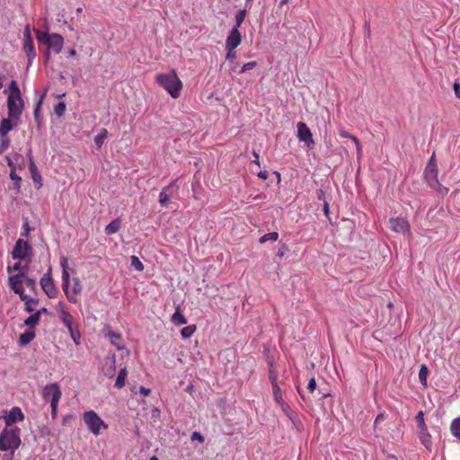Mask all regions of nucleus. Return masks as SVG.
Listing matches in <instances>:
<instances>
[{"mask_svg":"<svg viewBox=\"0 0 460 460\" xmlns=\"http://www.w3.org/2000/svg\"><path fill=\"white\" fill-rule=\"evenodd\" d=\"M58 403H51L50 404V408H51V417L52 419H56L57 418V415H58Z\"/></svg>","mask_w":460,"mask_h":460,"instance_id":"nucleus-52","label":"nucleus"},{"mask_svg":"<svg viewBox=\"0 0 460 460\" xmlns=\"http://www.w3.org/2000/svg\"><path fill=\"white\" fill-rule=\"evenodd\" d=\"M26 279V270L20 271L15 275L9 276L8 282L10 288L17 295H19L22 301L25 303V311L32 313L33 309L30 307V303L38 304L39 300L31 298L24 293L22 284Z\"/></svg>","mask_w":460,"mask_h":460,"instance_id":"nucleus-3","label":"nucleus"},{"mask_svg":"<svg viewBox=\"0 0 460 460\" xmlns=\"http://www.w3.org/2000/svg\"><path fill=\"white\" fill-rule=\"evenodd\" d=\"M35 338V332L32 330H27L22 333L19 337V344L21 346H26Z\"/></svg>","mask_w":460,"mask_h":460,"instance_id":"nucleus-22","label":"nucleus"},{"mask_svg":"<svg viewBox=\"0 0 460 460\" xmlns=\"http://www.w3.org/2000/svg\"><path fill=\"white\" fill-rule=\"evenodd\" d=\"M21 429L18 427L4 428L0 433V450L11 451L8 459H12L15 450L20 447Z\"/></svg>","mask_w":460,"mask_h":460,"instance_id":"nucleus-2","label":"nucleus"},{"mask_svg":"<svg viewBox=\"0 0 460 460\" xmlns=\"http://www.w3.org/2000/svg\"><path fill=\"white\" fill-rule=\"evenodd\" d=\"M41 395L44 400L50 401V404L53 402L58 403L62 392L58 383H51L43 387Z\"/></svg>","mask_w":460,"mask_h":460,"instance_id":"nucleus-8","label":"nucleus"},{"mask_svg":"<svg viewBox=\"0 0 460 460\" xmlns=\"http://www.w3.org/2000/svg\"><path fill=\"white\" fill-rule=\"evenodd\" d=\"M156 82L162 86L172 98H178L182 89V83L178 77L175 70L168 73L159 74L156 76Z\"/></svg>","mask_w":460,"mask_h":460,"instance_id":"nucleus-4","label":"nucleus"},{"mask_svg":"<svg viewBox=\"0 0 460 460\" xmlns=\"http://www.w3.org/2000/svg\"><path fill=\"white\" fill-rule=\"evenodd\" d=\"M453 86L456 96L460 99V84L456 82Z\"/></svg>","mask_w":460,"mask_h":460,"instance_id":"nucleus-55","label":"nucleus"},{"mask_svg":"<svg viewBox=\"0 0 460 460\" xmlns=\"http://www.w3.org/2000/svg\"><path fill=\"white\" fill-rule=\"evenodd\" d=\"M272 388H273V396H274V399L277 402V403L279 404L284 411L286 410V408H289L288 405L285 402V401L282 398L281 390H280L279 386L275 385V387H272Z\"/></svg>","mask_w":460,"mask_h":460,"instance_id":"nucleus-24","label":"nucleus"},{"mask_svg":"<svg viewBox=\"0 0 460 460\" xmlns=\"http://www.w3.org/2000/svg\"><path fill=\"white\" fill-rule=\"evenodd\" d=\"M29 40H33V39L31 33V27L29 24H26L23 30V41Z\"/></svg>","mask_w":460,"mask_h":460,"instance_id":"nucleus-46","label":"nucleus"},{"mask_svg":"<svg viewBox=\"0 0 460 460\" xmlns=\"http://www.w3.org/2000/svg\"><path fill=\"white\" fill-rule=\"evenodd\" d=\"M60 267L62 269V289L70 303L75 304L77 302L76 297L71 295L69 291L70 286V275L68 272V259L66 257H62L60 259Z\"/></svg>","mask_w":460,"mask_h":460,"instance_id":"nucleus-7","label":"nucleus"},{"mask_svg":"<svg viewBox=\"0 0 460 460\" xmlns=\"http://www.w3.org/2000/svg\"><path fill=\"white\" fill-rule=\"evenodd\" d=\"M323 211H324V214L326 216H328V214H329V204H328L327 201H324Z\"/></svg>","mask_w":460,"mask_h":460,"instance_id":"nucleus-59","label":"nucleus"},{"mask_svg":"<svg viewBox=\"0 0 460 460\" xmlns=\"http://www.w3.org/2000/svg\"><path fill=\"white\" fill-rule=\"evenodd\" d=\"M51 52L53 51L46 47V50L44 51V57L46 58V61L49 60Z\"/></svg>","mask_w":460,"mask_h":460,"instance_id":"nucleus-57","label":"nucleus"},{"mask_svg":"<svg viewBox=\"0 0 460 460\" xmlns=\"http://www.w3.org/2000/svg\"><path fill=\"white\" fill-rule=\"evenodd\" d=\"M36 313H39V317L40 318V315L42 314H47L48 313V309L46 307H42L40 310H38Z\"/></svg>","mask_w":460,"mask_h":460,"instance_id":"nucleus-60","label":"nucleus"},{"mask_svg":"<svg viewBox=\"0 0 460 460\" xmlns=\"http://www.w3.org/2000/svg\"><path fill=\"white\" fill-rule=\"evenodd\" d=\"M120 229V220L119 218L112 220L108 226L105 227L106 234H116Z\"/></svg>","mask_w":460,"mask_h":460,"instance_id":"nucleus-27","label":"nucleus"},{"mask_svg":"<svg viewBox=\"0 0 460 460\" xmlns=\"http://www.w3.org/2000/svg\"><path fill=\"white\" fill-rule=\"evenodd\" d=\"M73 281H74V286H73L72 292H70V293H71V295H73L75 297L76 295H78L82 292L83 287H82L81 281L78 278H74Z\"/></svg>","mask_w":460,"mask_h":460,"instance_id":"nucleus-38","label":"nucleus"},{"mask_svg":"<svg viewBox=\"0 0 460 460\" xmlns=\"http://www.w3.org/2000/svg\"><path fill=\"white\" fill-rule=\"evenodd\" d=\"M108 136V130L102 128L94 137V143L98 148H101L104 143L105 138Z\"/></svg>","mask_w":460,"mask_h":460,"instance_id":"nucleus-29","label":"nucleus"},{"mask_svg":"<svg viewBox=\"0 0 460 460\" xmlns=\"http://www.w3.org/2000/svg\"><path fill=\"white\" fill-rule=\"evenodd\" d=\"M68 332H69L70 337L72 338L74 342L76 345H79L80 339H81V334H80L79 331L77 329H75L74 326L72 329H69Z\"/></svg>","mask_w":460,"mask_h":460,"instance_id":"nucleus-42","label":"nucleus"},{"mask_svg":"<svg viewBox=\"0 0 460 460\" xmlns=\"http://www.w3.org/2000/svg\"><path fill=\"white\" fill-rule=\"evenodd\" d=\"M7 272L10 274L12 271H18V273L20 271H22L24 270H26V271L28 270V266H22L21 262H16L13 264V266H8L7 267Z\"/></svg>","mask_w":460,"mask_h":460,"instance_id":"nucleus-43","label":"nucleus"},{"mask_svg":"<svg viewBox=\"0 0 460 460\" xmlns=\"http://www.w3.org/2000/svg\"><path fill=\"white\" fill-rule=\"evenodd\" d=\"M297 137L300 142H304L309 149H313L315 143L310 128L304 122L297 123Z\"/></svg>","mask_w":460,"mask_h":460,"instance_id":"nucleus-11","label":"nucleus"},{"mask_svg":"<svg viewBox=\"0 0 460 460\" xmlns=\"http://www.w3.org/2000/svg\"><path fill=\"white\" fill-rule=\"evenodd\" d=\"M258 177L266 180L268 178V172L266 171H261L258 173Z\"/></svg>","mask_w":460,"mask_h":460,"instance_id":"nucleus-58","label":"nucleus"},{"mask_svg":"<svg viewBox=\"0 0 460 460\" xmlns=\"http://www.w3.org/2000/svg\"><path fill=\"white\" fill-rule=\"evenodd\" d=\"M106 337L110 340L111 343L114 345L119 350L124 348L123 345L119 342L121 340V334L119 332L109 330L106 334Z\"/></svg>","mask_w":460,"mask_h":460,"instance_id":"nucleus-19","label":"nucleus"},{"mask_svg":"<svg viewBox=\"0 0 460 460\" xmlns=\"http://www.w3.org/2000/svg\"><path fill=\"white\" fill-rule=\"evenodd\" d=\"M323 197H324V192L322 190H320L319 193H318V199H323Z\"/></svg>","mask_w":460,"mask_h":460,"instance_id":"nucleus-64","label":"nucleus"},{"mask_svg":"<svg viewBox=\"0 0 460 460\" xmlns=\"http://www.w3.org/2000/svg\"><path fill=\"white\" fill-rule=\"evenodd\" d=\"M23 106L24 103L17 82L12 80L9 84V94L7 97L8 117L15 120H20Z\"/></svg>","mask_w":460,"mask_h":460,"instance_id":"nucleus-1","label":"nucleus"},{"mask_svg":"<svg viewBox=\"0 0 460 460\" xmlns=\"http://www.w3.org/2000/svg\"><path fill=\"white\" fill-rule=\"evenodd\" d=\"M29 169L31 173V178H32L33 181L39 182L41 185V183H40V181L42 180L41 175L39 173L36 164L31 158H30Z\"/></svg>","mask_w":460,"mask_h":460,"instance_id":"nucleus-28","label":"nucleus"},{"mask_svg":"<svg viewBox=\"0 0 460 460\" xmlns=\"http://www.w3.org/2000/svg\"><path fill=\"white\" fill-rule=\"evenodd\" d=\"M256 66H257V63H256L255 61H250V62H247V63H245V64L242 66V68H241V70L239 71V73H240V74H243V73H245V72H247V71H249V70H251V69L254 68Z\"/></svg>","mask_w":460,"mask_h":460,"instance_id":"nucleus-45","label":"nucleus"},{"mask_svg":"<svg viewBox=\"0 0 460 460\" xmlns=\"http://www.w3.org/2000/svg\"><path fill=\"white\" fill-rule=\"evenodd\" d=\"M429 376V368L426 365H421L419 371V380L420 384L424 386H427V378Z\"/></svg>","mask_w":460,"mask_h":460,"instance_id":"nucleus-33","label":"nucleus"},{"mask_svg":"<svg viewBox=\"0 0 460 460\" xmlns=\"http://www.w3.org/2000/svg\"><path fill=\"white\" fill-rule=\"evenodd\" d=\"M31 249V248L28 242L22 239H18L12 251V258L13 260H24L29 256Z\"/></svg>","mask_w":460,"mask_h":460,"instance_id":"nucleus-12","label":"nucleus"},{"mask_svg":"<svg viewBox=\"0 0 460 460\" xmlns=\"http://www.w3.org/2000/svg\"><path fill=\"white\" fill-rule=\"evenodd\" d=\"M450 430L454 437L460 439V418H457L452 421Z\"/></svg>","mask_w":460,"mask_h":460,"instance_id":"nucleus-34","label":"nucleus"},{"mask_svg":"<svg viewBox=\"0 0 460 460\" xmlns=\"http://www.w3.org/2000/svg\"><path fill=\"white\" fill-rule=\"evenodd\" d=\"M116 372L115 367V356L111 358H108L105 362V367H103V373L108 377H113Z\"/></svg>","mask_w":460,"mask_h":460,"instance_id":"nucleus-20","label":"nucleus"},{"mask_svg":"<svg viewBox=\"0 0 460 460\" xmlns=\"http://www.w3.org/2000/svg\"><path fill=\"white\" fill-rule=\"evenodd\" d=\"M416 422L420 431L428 430L427 425L425 423L424 412L422 411H419L416 415Z\"/></svg>","mask_w":460,"mask_h":460,"instance_id":"nucleus-32","label":"nucleus"},{"mask_svg":"<svg viewBox=\"0 0 460 460\" xmlns=\"http://www.w3.org/2000/svg\"><path fill=\"white\" fill-rule=\"evenodd\" d=\"M40 319L39 313H34L24 321V324L29 327V329H32L39 323Z\"/></svg>","mask_w":460,"mask_h":460,"instance_id":"nucleus-30","label":"nucleus"},{"mask_svg":"<svg viewBox=\"0 0 460 460\" xmlns=\"http://www.w3.org/2000/svg\"><path fill=\"white\" fill-rule=\"evenodd\" d=\"M339 134L341 137L349 138L354 142L356 148H357L358 156L360 157L362 155V149H361L359 140L355 136L350 135L349 133H348L347 131H345L343 129L340 130Z\"/></svg>","mask_w":460,"mask_h":460,"instance_id":"nucleus-23","label":"nucleus"},{"mask_svg":"<svg viewBox=\"0 0 460 460\" xmlns=\"http://www.w3.org/2000/svg\"><path fill=\"white\" fill-rule=\"evenodd\" d=\"M24 419V415L21 410V408L15 406L13 407L8 414L5 416V425L6 427H12L13 423L17 421H22Z\"/></svg>","mask_w":460,"mask_h":460,"instance_id":"nucleus-16","label":"nucleus"},{"mask_svg":"<svg viewBox=\"0 0 460 460\" xmlns=\"http://www.w3.org/2000/svg\"><path fill=\"white\" fill-rule=\"evenodd\" d=\"M59 319L67 330L74 327V317L68 311L62 309L59 313Z\"/></svg>","mask_w":460,"mask_h":460,"instance_id":"nucleus-18","label":"nucleus"},{"mask_svg":"<svg viewBox=\"0 0 460 460\" xmlns=\"http://www.w3.org/2000/svg\"><path fill=\"white\" fill-rule=\"evenodd\" d=\"M83 418L89 430L96 436L100 434L102 428H108L105 422L93 411H85Z\"/></svg>","mask_w":460,"mask_h":460,"instance_id":"nucleus-6","label":"nucleus"},{"mask_svg":"<svg viewBox=\"0 0 460 460\" xmlns=\"http://www.w3.org/2000/svg\"><path fill=\"white\" fill-rule=\"evenodd\" d=\"M307 389L310 393H314L316 389V381L314 377H312L307 385Z\"/></svg>","mask_w":460,"mask_h":460,"instance_id":"nucleus-50","label":"nucleus"},{"mask_svg":"<svg viewBox=\"0 0 460 460\" xmlns=\"http://www.w3.org/2000/svg\"><path fill=\"white\" fill-rule=\"evenodd\" d=\"M420 439L421 444L429 450L431 451L432 449V442H431V436L426 431H420Z\"/></svg>","mask_w":460,"mask_h":460,"instance_id":"nucleus-26","label":"nucleus"},{"mask_svg":"<svg viewBox=\"0 0 460 460\" xmlns=\"http://www.w3.org/2000/svg\"><path fill=\"white\" fill-rule=\"evenodd\" d=\"M5 160H6L7 165L11 168V170L16 169L13 160L9 156H6Z\"/></svg>","mask_w":460,"mask_h":460,"instance_id":"nucleus-56","label":"nucleus"},{"mask_svg":"<svg viewBox=\"0 0 460 460\" xmlns=\"http://www.w3.org/2000/svg\"><path fill=\"white\" fill-rule=\"evenodd\" d=\"M391 229L398 234H409L410 225L409 222L403 217H395L389 220Z\"/></svg>","mask_w":460,"mask_h":460,"instance_id":"nucleus-13","label":"nucleus"},{"mask_svg":"<svg viewBox=\"0 0 460 460\" xmlns=\"http://www.w3.org/2000/svg\"><path fill=\"white\" fill-rule=\"evenodd\" d=\"M42 98L43 97H40V99L39 100L35 109H34V116L35 118L37 119V117L39 116V111H40V106H41V102H42Z\"/></svg>","mask_w":460,"mask_h":460,"instance_id":"nucleus-54","label":"nucleus"},{"mask_svg":"<svg viewBox=\"0 0 460 460\" xmlns=\"http://www.w3.org/2000/svg\"><path fill=\"white\" fill-rule=\"evenodd\" d=\"M22 49L25 52L26 57L28 58V66H30L32 64L33 59L37 56L33 40L24 41Z\"/></svg>","mask_w":460,"mask_h":460,"instance_id":"nucleus-17","label":"nucleus"},{"mask_svg":"<svg viewBox=\"0 0 460 460\" xmlns=\"http://www.w3.org/2000/svg\"><path fill=\"white\" fill-rule=\"evenodd\" d=\"M172 322L177 326L183 325L187 323V320L181 313L179 306H177L176 311L172 315Z\"/></svg>","mask_w":460,"mask_h":460,"instance_id":"nucleus-25","label":"nucleus"},{"mask_svg":"<svg viewBox=\"0 0 460 460\" xmlns=\"http://www.w3.org/2000/svg\"><path fill=\"white\" fill-rule=\"evenodd\" d=\"M12 119L8 117V119H3L0 122V137H6L8 132H10L16 124H13L11 121Z\"/></svg>","mask_w":460,"mask_h":460,"instance_id":"nucleus-21","label":"nucleus"},{"mask_svg":"<svg viewBox=\"0 0 460 460\" xmlns=\"http://www.w3.org/2000/svg\"><path fill=\"white\" fill-rule=\"evenodd\" d=\"M383 419H384V415H383V414H379V415H377V417L376 418L375 422H376V423H377V422L381 421Z\"/></svg>","mask_w":460,"mask_h":460,"instance_id":"nucleus-62","label":"nucleus"},{"mask_svg":"<svg viewBox=\"0 0 460 460\" xmlns=\"http://www.w3.org/2000/svg\"><path fill=\"white\" fill-rule=\"evenodd\" d=\"M36 33V38L39 46H46L55 54H59L64 46V38L58 33H49L48 31H41L39 29H33Z\"/></svg>","mask_w":460,"mask_h":460,"instance_id":"nucleus-5","label":"nucleus"},{"mask_svg":"<svg viewBox=\"0 0 460 460\" xmlns=\"http://www.w3.org/2000/svg\"><path fill=\"white\" fill-rule=\"evenodd\" d=\"M252 155H253V156H254V158H255L254 163H255L256 164L260 165V162H259V155H258V153H256L255 151H253Z\"/></svg>","mask_w":460,"mask_h":460,"instance_id":"nucleus-61","label":"nucleus"},{"mask_svg":"<svg viewBox=\"0 0 460 460\" xmlns=\"http://www.w3.org/2000/svg\"><path fill=\"white\" fill-rule=\"evenodd\" d=\"M190 439L192 441L194 440H198L199 442L200 443H203L204 442V437L198 431H194L191 436H190Z\"/></svg>","mask_w":460,"mask_h":460,"instance_id":"nucleus-48","label":"nucleus"},{"mask_svg":"<svg viewBox=\"0 0 460 460\" xmlns=\"http://www.w3.org/2000/svg\"><path fill=\"white\" fill-rule=\"evenodd\" d=\"M245 16H246V10L245 9L239 10L235 14V25L234 26V28H236L237 30H239V27L243 22Z\"/></svg>","mask_w":460,"mask_h":460,"instance_id":"nucleus-35","label":"nucleus"},{"mask_svg":"<svg viewBox=\"0 0 460 460\" xmlns=\"http://www.w3.org/2000/svg\"><path fill=\"white\" fill-rule=\"evenodd\" d=\"M130 261H131V266L136 270H138V271H142L144 270V265L143 263L139 261V259L135 256V255H132L130 257Z\"/></svg>","mask_w":460,"mask_h":460,"instance_id":"nucleus-41","label":"nucleus"},{"mask_svg":"<svg viewBox=\"0 0 460 460\" xmlns=\"http://www.w3.org/2000/svg\"><path fill=\"white\" fill-rule=\"evenodd\" d=\"M177 187L174 182L164 187L159 194V203L163 207H167L170 198L176 192Z\"/></svg>","mask_w":460,"mask_h":460,"instance_id":"nucleus-15","label":"nucleus"},{"mask_svg":"<svg viewBox=\"0 0 460 460\" xmlns=\"http://www.w3.org/2000/svg\"><path fill=\"white\" fill-rule=\"evenodd\" d=\"M279 238V234L277 232H270L268 234H265L260 238V243H264L268 241L276 242Z\"/></svg>","mask_w":460,"mask_h":460,"instance_id":"nucleus-36","label":"nucleus"},{"mask_svg":"<svg viewBox=\"0 0 460 460\" xmlns=\"http://www.w3.org/2000/svg\"><path fill=\"white\" fill-rule=\"evenodd\" d=\"M139 393L144 396H148L151 393V390L149 388H146L145 386H140Z\"/></svg>","mask_w":460,"mask_h":460,"instance_id":"nucleus-53","label":"nucleus"},{"mask_svg":"<svg viewBox=\"0 0 460 460\" xmlns=\"http://www.w3.org/2000/svg\"><path fill=\"white\" fill-rule=\"evenodd\" d=\"M226 59L231 63H234L236 59V52L234 50H227Z\"/></svg>","mask_w":460,"mask_h":460,"instance_id":"nucleus-49","label":"nucleus"},{"mask_svg":"<svg viewBox=\"0 0 460 460\" xmlns=\"http://www.w3.org/2000/svg\"><path fill=\"white\" fill-rule=\"evenodd\" d=\"M10 178L14 181V189L20 190L22 178L15 172V170H11Z\"/></svg>","mask_w":460,"mask_h":460,"instance_id":"nucleus-40","label":"nucleus"},{"mask_svg":"<svg viewBox=\"0 0 460 460\" xmlns=\"http://www.w3.org/2000/svg\"><path fill=\"white\" fill-rule=\"evenodd\" d=\"M242 41V35L236 28H233L226 40V49L234 50Z\"/></svg>","mask_w":460,"mask_h":460,"instance_id":"nucleus-14","label":"nucleus"},{"mask_svg":"<svg viewBox=\"0 0 460 460\" xmlns=\"http://www.w3.org/2000/svg\"><path fill=\"white\" fill-rule=\"evenodd\" d=\"M1 137V144H0V155L4 153L9 146H10V139L6 137Z\"/></svg>","mask_w":460,"mask_h":460,"instance_id":"nucleus-44","label":"nucleus"},{"mask_svg":"<svg viewBox=\"0 0 460 460\" xmlns=\"http://www.w3.org/2000/svg\"><path fill=\"white\" fill-rule=\"evenodd\" d=\"M66 105L64 102H58L54 107V112L58 117H62L65 114Z\"/></svg>","mask_w":460,"mask_h":460,"instance_id":"nucleus-39","label":"nucleus"},{"mask_svg":"<svg viewBox=\"0 0 460 460\" xmlns=\"http://www.w3.org/2000/svg\"><path fill=\"white\" fill-rule=\"evenodd\" d=\"M69 56L73 57V58L75 57L76 56V50L74 49H70L69 50Z\"/></svg>","mask_w":460,"mask_h":460,"instance_id":"nucleus-63","label":"nucleus"},{"mask_svg":"<svg viewBox=\"0 0 460 460\" xmlns=\"http://www.w3.org/2000/svg\"><path fill=\"white\" fill-rule=\"evenodd\" d=\"M433 160H434V158L431 157V159L425 170L424 175H425V179H426V181L429 184V186L433 189L438 188V190L440 191L441 185L439 184L438 179V168H437V165L435 164H433Z\"/></svg>","mask_w":460,"mask_h":460,"instance_id":"nucleus-10","label":"nucleus"},{"mask_svg":"<svg viewBox=\"0 0 460 460\" xmlns=\"http://www.w3.org/2000/svg\"><path fill=\"white\" fill-rule=\"evenodd\" d=\"M127 377V369L121 368L115 381V387L121 388L125 385V380Z\"/></svg>","mask_w":460,"mask_h":460,"instance_id":"nucleus-31","label":"nucleus"},{"mask_svg":"<svg viewBox=\"0 0 460 460\" xmlns=\"http://www.w3.org/2000/svg\"><path fill=\"white\" fill-rule=\"evenodd\" d=\"M269 378H270V380L271 382L272 387H275V385H278V384H277V374L273 370L270 371Z\"/></svg>","mask_w":460,"mask_h":460,"instance_id":"nucleus-51","label":"nucleus"},{"mask_svg":"<svg viewBox=\"0 0 460 460\" xmlns=\"http://www.w3.org/2000/svg\"><path fill=\"white\" fill-rule=\"evenodd\" d=\"M195 331H196V326L191 324V325H188V326L182 328L181 331V334L182 338L188 339L192 336V334L195 332Z\"/></svg>","mask_w":460,"mask_h":460,"instance_id":"nucleus-37","label":"nucleus"},{"mask_svg":"<svg viewBox=\"0 0 460 460\" xmlns=\"http://www.w3.org/2000/svg\"><path fill=\"white\" fill-rule=\"evenodd\" d=\"M24 283L31 291L36 290L37 284L35 279L26 277V279H24Z\"/></svg>","mask_w":460,"mask_h":460,"instance_id":"nucleus-47","label":"nucleus"},{"mask_svg":"<svg viewBox=\"0 0 460 460\" xmlns=\"http://www.w3.org/2000/svg\"><path fill=\"white\" fill-rule=\"evenodd\" d=\"M51 268L49 267L46 273L42 276L40 279V286L45 294L49 298H55L58 296V289L56 288V285L53 281L52 276H51Z\"/></svg>","mask_w":460,"mask_h":460,"instance_id":"nucleus-9","label":"nucleus"}]
</instances>
